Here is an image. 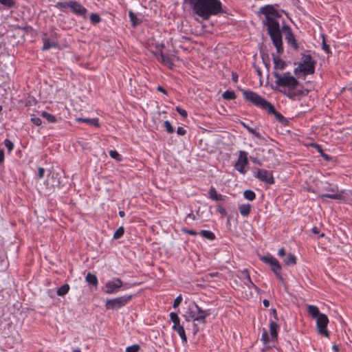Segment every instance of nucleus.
Segmentation results:
<instances>
[{
    "instance_id": "obj_1",
    "label": "nucleus",
    "mask_w": 352,
    "mask_h": 352,
    "mask_svg": "<svg viewBox=\"0 0 352 352\" xmlns=\"http://www.w3.org/2000/svg\"><path fill=\"white\" fill-rule=\"evenodd\" d=\"M259 12L265 16L263 24L267 27V33L278 54H281L283 52L282 31L285 32V40L287 43L294 50L299 48L298 43L295 38L292 28L286 24H283L280 28L277 19L280 18L281 14L273 6L267 5L261 7Z\"/></svg>"
},
{
    "instance_id": "obj_2",
    "label": "nucleus",
    "mask_w": 352,
    "mask_h": 352,
    "mask_svg": "<svg viewBox=\"0 0 352 352\" xmlns=\"http://www.w3.org/2000/svg\"><path fill=\"white\" fill-rule=\"evenodd\" d=\"M272 75L275 77V83L278 87L284 88L285 90H280L281 93L287 96L289 98L295 100H299L302 96L308 94L307 89H299L300 85L298 80L291 75L290 72H287L282 74L277 72H272Z\"/></svg>"
},
{
    "instance_id": "obj_3",
    "label": "nucleus",
    "mask_w": 352,
    "mask_h": 352,
    "mask_svg": "<svg viewBox=\"0 0 352 352\" xmlns=\"http://www.w3.org/2000/svg\"><path fill=\"white\" fill-rule=\"evenodd\" d=\"M184 3L189 4L193 13L203 20L220 13L219 0H184Z\"/></svg>"
},
{
    "instance_id": "obj_4",
    "label": "nucleus",
    "mask_w": 352,
    "mask_h": 352,
    "mask_svg": "<svg viewBox=\"0 0 352 352\" xmlns=\"http://www.w3.org/2000/svg\"><path fill=\"white\" fill-rule=\"evenodd\" d=\"M243 96L245 100L251 102L254 105L263 110H265L267 107H270V102L252 91L243 90Z\"/></svg>"
},
{
    "instance_id": "obj_5",
    "label": "nucleus",
    "mask_w": 352,
    "mask_h": 352,
    "mask_svg": "<svg viewBox=\"0 0 352 352\" xmlns=\"http://www.w3.org/2000/svg\"><path fill=\"white\" fill-rule=\"evenodd\" d=\"M133 295H124L113 299H108L105 303L107 310H117L124 307L132 299Z\"/></svg>"
},
{
    "instance_id": "obj_6",
    "label": "nucleus",
    "mask_w": 352,
    "mask_h": 352,
    "mask_svg": "<svg viewBox=\"0 0 352 352\" xmlns=\"http://www.w3.org/2000/svg\"><path fill=\"white\" fill-rule=\"evenodd\" d=\"M316 64V61L313 59L310 54H302V62L300 65L304 70V76L314 74Z\"/></svg>"
},
{
    "instance_id": "obj_7",
    "label": "nucleus",
    "mask_w": 352,
    "mask_h": 352,
    "mask_svg": "<svg viewBox=\"0 0 352 352\" xmlns=\"http://www.w3.org/2000/svg\"><path fill=\"white\" fill-rule=\"evenodd\" d=\"M44 184L49 191L54 190L56 188H60L62 186L59 174L55 171L50 172Z\"/></svg>"
},
{
    "instance_id": "obj_8",
    "label": "nucleus",
    "mask_w": 352,
    "mask_h": 352,
    "mask_svg": "<svg viewBox=\"0 0 352 352\" xmlns=\"http://www.w3.org/2000/svg\"><path fill=\"white\" fill-rule=\"evenodd\" d=\"M254 176L259 181L267 184H274L275 183L272 171L265 169L256 168L254 171Z\"/></svg>"
},
{
    "instance_id": "obj_9",
    "label": "nucleus",
    "mask_w": 352,
    "mask_h": 352,
    "mask_svg": "<svg viewBox=\"0 0 352 352\" xmlns=\"http://www.w3.org/2000/svg\"><path fill=\"white\" fill-rule=\"evenodd\" d=\"M329 323V318L327 315L322 314L316 318L317 329L320 335L327 338L329 337V333L327 329Z\"/></svg>"
},
{
    "instance_id": "obj_10",
    "label": "nucleus",
    "mask_w": 352,
    "mask_h": 352,
    "mask_svg": "<svg viewBox=\"0 0 352 352\" xmlns=\"http://www.w3.org/2000/svg\"><path fill=\"white\" fill-rule=\"evenodd\" d=\"M248 164V153L244 151H240L239 153V158L234 165L236 170L243 175L247 172L245 166Z\"/></svg>"
},
{
    "instance_id": "obj_11",
    "label": "nucleus",
    "mask_w": 352,
    "mask_h": 352,
    "mask_svg": "<svg viewBox=\"0 0 352 352\" xmlns=\"http://www.w3.org/2000/svg\"><path fill=\"white\" fill-rule=\"evenodd\" d=\"M123 285L121 279L117 278L114 280H109L105 284L104 292L108 294L117 293L120 288Z\"/></svg>"
},
{
    "instance_id": "obj_12",
    "label": "nucleus",
    "mask_w": 352,
    "mask_h": 352,
    "mask_svg": "<svg viewBox=\"0 0 352 352\" xmlns=\"http://www.w3.org/2000/svg\"><path fill=\"white\" fill-rule=\"evenodd\" d=\"M269 105L270 106V107H267L265 109V111L269 114L274 115L276 119L283 125H287L289 123L288 120L286 118H285L280 112L277 111L271 102H270Z\"/></svg>"
},
{
    "instance_id": "obj_13",
    "label": "nucleus",
    "mask_w": 352,
    "mask_h": 352,
    "mask_svg": "<svg viewBox=\"0 0 352 352\" xmlns=\"http://www.w3.org/2000/svg\"><path fill=\"white\" fill-rule=\"evenodd\" d=\"M170 320L173 323V329L177 331L178 334L184 331V326L180 324V320L177 313L171 312Z\"/></svg>"
},
{
    "instance_id": "obj_14",
    "label": "nucleus",
    "mask_w": 352,
    "mask_h": 352,
    "mask_svg": "<svg viewBox=\"0 0 352 352\" xmlns=\"http://www.w3.org/2000/svg\"><path fill=\"white\" fill-rule=\"evenodd\" d=\"M192 305L197 314V316L195 318L196 320L199 322L205 323L206 318L210 314V311L202 309L195 303H193Z\"/></svg>"
},
{
    "instance_id": "obj_15",
    "label": "nucleus",
    "mask_w": 352,
    "mask_h": 352,
    "mask_svg": "<svg viewBox=\"0 0 352 352\" xmlns=\"http://www.w3.org/2000/svg\"><path fill=\"white\" fill-rule=\"evenodd\" d=\"M71 10L77 15L85 16L87 10L76 1H71Z\"/></svg>"
},
{
    "instance_id": "obj_16",
    "label": "nucleus",
    "mask_w": 352,
    "mask_h": 352,
    "mask_svg": "<svg viewBox=\"0 0 352 352\" xmlns=\"http://www.w3.org/2000/svg\"><path fill=\"white\" fill-rule=\"evenodd\" d=\"M279 325L275 321H271L270 324V332L271 336V341L276 342L278 340V329Z\"/></svg>"
},
{
    "instance_id": "obj_17",
    "label": "nucleus",
    "mask_w": 352,
    "mask_h": 352,
    "mask_svg": "<svg viewBox=\"0 0 352 352\" xmlns=\"http://www.w3.org/2000/svg\"><path fill=\"white\" fill-rule=\"evenodd\" d=\"M271 270L274 272L276 277L281 281L283 282V278L280 274V272L282 269V267L279 263V261L276 258L275 261L272 263V265H270Z\"/></svg>"
},
{
    "instance_id": "obj_18",
    "label": "nucleus",
    "mask_w": 352,
    "mask_h": 352,
    "mask_svg": "<svg viewBox=\"0 0 352 352\" xmlns=\"http://www.w3.org/2000/svg\"><path fill=\"white\" fill-rule=\"evenodd\" d=\"M272 58L274 65V69L283 70L286 67L287 63H285V61L283 60L278 56L272 54Z\"/></svg>"
},
{
    "instance_id": "obj_19",
    "label": "nucleus",
    "mask_w": 352,
    "mask_h": 352,
    "mask_svg": "<svg viewBox=\"0 0 352 352\" xmlns=\"http://www.w3.org/2000/svg\"><path fill=\"white\" fill-rule=\"evenodd\" d=\"M46 36H47V34H43V37L42 38L43 42L42 50L46 51V50H48L49 49H50L51 47H56L58 45L57 43L54 41L50 42V38H47Z\"/></svg>"
},
{
    "instance_id": "obj_20",
    "label": "nucleus",
    "mask_w": 352,
    "mask_h": 352,
    "mask_svg": "<svg viewBox=\"0 0 352 352\" xmlns=\"http://www.w3.org/2000/svg\"><path fill=\"white\" fill-rule=\"evenodd\" d=\"M129 16L131 23V25L133 28L140 25L142 23V19L138 18L132 10H129Z\"/></svg>"
},
{
    "instance_id": "obj_21",
    "label": "nucleus",
    "mask_w": 352,
    "mask_h": 352,
    "mask_svg": "<svg viewBox=\"0 0 352 352\" xmlns=\"http://www.w3.org/2000/svg\"><path fill=\"white\" fill-rule=\"evenodd\" d=\"M76 120L78 122H85V123H87V124H88L89 125H91V126H96V127H99L100 126L98 118H92V119H91V118H78L76 119Z\"/></svg>"
},
{
    "instance_id": "obj_22",
    "label": "nucleus",
    "mask_w": 352,
    "mask_h": 352,
    "mask_svg": "<svg viewBox=\"0 0 352 352\" xmlns=\"http://www.w3.org/2000/svg\"><path fill=\"white\" fill-rule=\"evenodd\" d=\"M160 60L164 65L171 67L173 65L172 59L166 55H164L162 51L159 52Z\"/></svg>"
},
{
    "instance_id": "obj_23",
    "label": "nucleus",
    "mask_w": 352,
    "mask_h": 352,
    "mask_svg": "<svg viewBox=\"0 0 352 352\" xmlns=\"http://www.w3.org/2000/svg\"><path fill=\"white\" fill-rule=\"evenodd\" d=\"M241 278L243 279L244 283L245 285L251 284L253 287H256L255 285L252 283L250 278V275L248 270H244L241 272Z\"/></svg>"
},
{
    "instance_id": "obj_24",
    "label": "nucleus",
    "mask_w": 352,
    "mask_h": 352,
    "mask_svg": "<svg viewBox=\"0 0 352 352\" xmlns=\"http://www.w3.org/2000/svg\"><path fill=\"white\" fill-rule=\"evenodd\" d=\"M283 262L286 265H296V258L293 254L289 253L283 258Z\"/></svg>"
},
{
    "instance_id": "obj_25",
    "label": "nucleus",
    "mask_w": 352,
    "mask_h": 352,
    "mask_svg": "<svg viewBox=\"0 0 352 352\" xmlns=\"http://www.w3.org/2000/svg\"><path fill=\"white\" fill-rule=\"evenodd\" d=\"M239 210L242 216L246 217L250 213L251 205L249 204H241L239 206Z\"/></svg>"
},
{
    "instance_id": "obj_26",
    "label": "nucleus",
    "mask_w": 352,
    "mask_h": 352,
    "mask_svg": "<svg viewBox=\"0 0 352 352\" xmlns=\"http://www.w3.org/2000/svg\"><path fill=\"white\" fill-rule=\"evenodd\" d=\"M311 146L315 148L326 161L329 162L332 160V158L329 155L324 153L320 145L314 143L311 144Z\"/></svg>"
},
{
    "instance_id": "obj_27",
    "label": "nucleus",
    "mask_w": 352,
    "mask_h": 352,
    "mask_svg": "<svg viewBox=\"0 0 352 352\" xmlns=\"http://www.w3.org/2000/svg\"><path fill=\"white\" fill-rule=\"evenodd\" d=\"M85 278H86V281L89 285H93V286H97L98 285V281L97 276L95 274L89 272L87 274Z\"/></svg>"
},
{
    "instance_id": "obj_28",
    "label": "nucleus",
    "mask_w": 352,
    "mask_h": 352,
    "mask_svg": "<svg viewBox=\"0 0 352 352\" xmlns=\"http://www.w3.org/2000/svg\"><path fill=\"white\" fill-rule=\"evenodd\" d=\"M308 312L312 316L313 318H317L322 314L320 312L318 308L315 305L308 306Z\"/></svg>"
},
{
    "instance_id": "obj_29",
    "label": "nucleus",
    "mask_w": 352,
    "mask_h": 352,
    "mask_svg": "<svg viewBox=\"0 0 352 352\" xmlns=\"http://www.w3.org/2000/svg\"><path fill=\"white\" fill-rule=\"evenodd\" d=\"M241 124L243 125V126L244 128H245V129L248 130V131L249 133H250L251 134L254 135V137H256V138L260 139V140H261V139H262V136H261V133H258V132H257V131H256V129H253V128H252V127L249 126L248 124H245V122H241Z\"/></svg>"
},
{
    "instance_id": "obj_30",
    "label": "nucleus",
    "mask_w": 352,
    "mask_h": 352,
    "mask_svg": "<svg viewBox=\"0 0 352 352\" xmlns=\"http://www.w3.org/2000/svg\"><path fill=\"white\" fill-rule=\"evenodd\" d=\"M69 288L70 287L68 284H67V283L64 284L63 285H62L61 287L58 288V289L56 291V294L59 296H64L69 292Z\"/></svg>"
},
{
    "instance_id": "obj_31",
    "label": "nucleus",
    "mask_w": 352,
    "mask_h": 352,
    "mask_svg": "<svg viewBox=\"0 0 352 352\" xmlns=\"http://www.w3.org/2000/svg\"><path fill=\"white\" fill-rule=\"evenodd\" d=\"M55 7L65 12L68 8H71V1L69 2H58Z\"/></svg>"
},
{
    "instance_id": "obj_32",
    "label": "nucleus",
    "mask_w": 352,
    "mask_h": 352,
    "mask_svg": "<svg viewBox=\"0 0 352 352\" xmlns=\"http://www.w3.org/2000/svg\"><path fill=\"white\" fill-rule=\"evenodd\" d=\"M223 98L224 100H234L236 97L235 93L234 91H229L227 90L225 92L223 93L221 95Z\"/></svg>"
},
{
    "instance_id": "obj_33",
    "label": "nucleus",
    "mask_w": 352,
    "mask_h": 352,
    "mask_svg": "<svg viewBox=\"0 0 352 352\" xmlns=\"http://www.w3.org/2000/svg\"><path fill=\"white\" fill-rule=\"evenodd\" d=\"M41 116L44 118H45L49 123H54L57 120L56 116H54V115H52L47 111H43L41 113Z\"/></svg>"
},
{
    "instance_id": "obj_34",
    "label": "nucleus",
    "mask_w": 352,
    "mask_h": 352,
    "mask_svg": "<svg viewBox=\"0 0 352 352\" xmlns=\"http://www.w3.org/2000/svg\"><path fill=\"white\" fill-rule=\"evenodd\" d=\"M261 56L263 63H264L265 66L266 67V68L267 69H269L270 67V59L268 54L261 52Z\"/></svg>"
},
{
    "instance_id": "obj_35",
    "label": "nucleus",
    "mask_w": 352,
    "mask_h": 352,
    "mask_svg": "<svg viewBox=\"0 0 352 352\" xmlns=\"http://www.w3.org/2000/svg\"><path fill=\"white\" fill-rule=\"evenodd\" d=\"M208 195H209V197L212 200H215V201L220 200V195L217 194V190L213 187H211L210 189L209 190Z\"/></svg>"
},
{
    "instance_id": "obj_36",
    "label": "nucleus",
    "mask_w": 352,
    "mask_h": 352,
    "mask_svg": "<svg viewBox=\"0 0 352 352\" xmlns=\"http://www.w3.org/2000/svg\"><path fill=\"white\" fill-rule=\"evenodd\" d=\"M200 234L203 237H204L206 239H208L209 240H213L215 238L214 234L212 232L210 231V230H201L200 232Z\"/></svg>"
},
{
    "instance_id": "obj_37",
    "label": "nucleus",
    "mask_w": 352,
    "mask_h": 352,
    "mask_svg": "<svg viewBox=\"0 0 352 352\" xmlns=\"http://www.w3.org/2000/svg\"><path fill=\"white\" fill-rule=\"evenodd\" d=\"M244 197L249 200V201H253L256 198V194L255 192L252 190H246L243 192Z\"/></svg>"
},
{
    "instance_id": "obj_38",
    "label": "nucleus",
    "mask_w": 352,
    "mask_h": 352,
    "mask_svg": "<svg viewBox=\"0 0 352 352\" xmlns=\"http://www.w3.org/2000/svg\"><path fill=\"white\" fill-rule=\"evenodd\" d=\"M221 276L225 279L231 278L232 277L231 270H230L227 267L221 266Z\"/></svg>"
},
{
    "instance_id": "obj_39",
    "label": "nucleus",
    "mask_w": 352,
    "mask_h": 352,
    "mask_svg": "<svg viewBox=\"0 0 352 352\" xmlns=\"http://www.w3.org/2000/svg\"><path fill=\"white\" fill-rule=\"evenodd\" d=\"M0 3L8 8H12L16 5L14 0H0Z\"/></svg>"
},
{
    "instance_id": "obj_40",
    "label": "nucleus",
    "mask_w": 352,
    "mask_h": 352,
    "mask_svg": "<svg viewBox=\"0 0 352 352\" xmlns=\"http://www.w3.org/2000/svg\"><path fill=\"white\" fill-rule=\"evenodd\" d=\"M261 340L263 341V342L265 345H267L270 342H272L271 339H270L268 333L265 328L263 329Z\"/></svg>"
},
{
    "instance_id": "obj_41",
    "label": "nucleus",
    "mask_w": 352,
    "mask_h": 352,
    "mask_svg": "<svg viewBox=\"0 0 352 352\" xmlns=\"http://www.w3.org/2000/svg\"><path fill=\"white\" fill-rule=\"evenodd\" d=\"M124 234V228L122 226L119 227L113 234V239H118L121 238Z\"/></svg>"
},
{
    "instance_id": "obj_42",
    "label": "nucleus",
    "mask_w": 352,
    "mask_h": 352,
    "mask_svg": "<svg viewBox=\"0 0 352 352\" xmlns=\"http://www.w3.org/2000/svg\"><path fill=\"white\" fill-rule=\"evenodd\" d=\"M187 314H188L189 318H191V320H193L194 321H197L195 318H197V314L196 311H195V308L193 307L192 305H190L188 311H187Z\"/></svg>"
},
{
    "instance_id": "obj_43",
    "label": "nucleus",
    "mask_w": 352,
    "mask_h": 352,
    "mask_svg": "<svg viewBox=\"0 0 352 352\" xmlns=\"http://www.w3.org/2000/svg\"><path fill=\"white\" fill-rule=\"evenodd\" d=\"M109 155L111 158L117 160L118 162H121L122 160V155L116 150H111L109 151Z\"/></svg>"
},
{
    "instance_id": "obj_44",
    "label": "nucleus",
    "mask_w": 352,
    "mask_h": 352,
    "mask_svg": "<svg viewBox=\"0 0 352 352\" xmlns=\"http://www.w3.org/2000/svg\"><path fill=\"white\" fill-rule=\"evenodd\" d=\"M101 21V18L99 14L97 13H92L90 16V21L92 24L96 25L100 23Z\"/></svg>"
},
{
    "instance_id": "obj_45",
    "label": "nucleus",
    "mask_w": 352,
    "mask_h": 352,
    "mask_svg": "<svg viewBox=\"0 0 352 352\" xmlns=\"http://www.w3.org/2000/svg\"><path fill=\"white\" fill-rule=\"evenodd\" d=\"M164 126L166 128V131L168 133H173L175 132L174 127L168 120H166L164 122Z\"/></svg>"
},
{
    "instance_id": "obj_46",
    "label": "nucleus",
    "mask_w": 352,
    "mask_h": 352,
    "mask_svg": "<svg viewBox=\"0 0 352 352\" xmlns=\"http://www.w3.org/2000/svg\"><path fill=\"white\" fill-rule=\"evenodd\" d=\"M140 349V346L138 344H135L131 346H127L126 349V352H138Z\"/></svg>"
},
{
    "instance_id": "obj_47",
    "label": "nucleus",
    "mask_w": 352,
    "mask_h": 352,
    "mask_svg": "<svg viewBox=\"0 0 352 352\" xmlns=\"http://www.w3.org/2000/svg\"><path fill=\"white\" fill-rule=\"evenodd\" d=\"M275 259L276 258L271 255L264 256L261 258V260L264 263L270 264V265H272V263L275 261Z\"/></svg>"
},
{
    "instance_id": "obj_48",
    "label": "nucleus",
    "mask_w": 352,
    "mask_h": 352,
    "mask_svg": "<svg viewBox=\"0 0 352 352\" xmlns=\"http://www.w3.org/2000/svg\"><path fill=\"white\" fill-rule=\"evenodd\" d=\"M4 144H5V146L7 148L8 153H11V151L14 148L13 142L11 140H10L9 139H6L4 140Z\"/></svg>"
},
{
    "instance_id": "obj_49",
    "label": "nucleus",
    "mask_w": 352,
    "mask_h": 352,
    "mask_svg": "<svg viewBox=\"0 0 352 352\" xmlns=\"http://www.w3.org/2000/svg\"><path fill=\"white\" fill-rule=\"evenodd\" d=\"M321 197H327L332 199H340L342 196L340 194H323L321 195Z\"/></svg>"
},
{
    "instance_id": "obj_50",
    "label": "nucleus",
    "mask_w": 352,
    "mask_h": 352,
    "mask_svg": "<svg viewBox=\"0 0 352 352\" xmlns=\"http://www.w3.org/2000/svg\"><path fill=\"white\" fill-rule=\"evenodd\" d=\"M175 110L183 118H186L188 116L187 111L179 107H176Z\"/></svg>"
},
{
    "instance_id": "obj_51",
    "label": "nucleus",
    "mask_w": 352,
    "mask_h": 352,
    "mask_svg": "<svg viewBox=\"0 0 352 352\" xmlns=\"http://www.w3.org/2000/svg\"><path fill=\"white\" fill-rule=\"evenodd\" d=\"M182 301V297L181 295L178 296L175 300H174V302H173V308H177L179 306V305L181 304Z\"/></svg>"
},
{
    "instance_id": "obj_52",
    "label": "nucleus",
    "mask_w": 352,
    "mask_h": 352,
    "mask_svg": "<svg viewBox=\"0 0 352 352\" xmlns=\"http://www.w3.org/2000/svg\"><path fill=\"white\" fill-rule=\"evenodd\" d=\"M322 50L327 54L330 53V48L329 45H327L325 42L324 38L323 37V41L322 43Z\"/></svg>"
},
{
    "instance_id": "obj_53",
    "label": "nucleus",
    "mask_w": 352,
    "mask_h": 352,
    "mask_svg": "<svg viewBox=\"0 0 352 352\" xmlns=\"http://www.w3.org/2000/svg\"><path fill=\"white\" fill-rule=\"evenodd\" d=\"M182 231L184 233H187V234H189L192 235V236H196L197 234V232L195 231L194 230H189V229H188L186 228H182Z\"/></svg>"
},
{
    "instance_id": "obj_54",
    "label": "nucleus",
    "mask_w": 352,
    "mask_h": 352,
    "mask_svg": "<svg viewBox=\"0 0 352 352\" xmlns=\"http://www.w3.org/2000/svg\"><path fill=\"white\" fill-rule=\"evenodd\" d=\"M31 121L36 126H41L42 124V120L39 118H31Z\"/></svg>"
},
{
    "instance_id": "obj_55",
    "label": "nucleus",
    "mask_w": 352,
    "mask_h": 352,
    "mask_svg": "<svg viewBox=\"0 0 352 352\" xmlns=\"http://www.w3.org/2000/svg\"><path fill=\"white\" fill-rule=\"evenodd\" d=\"M44 174H45V169L42 167H38V174H37L38 178V179L43 178L44 176Z\"/></svg>"
},
{
    "instance_id": "obj_56",
    "label": "nucleus",
    "mask_w": 352,
    "mask_h": 352,
    "mask_svg": "<svg viewBox=\"0 0 352 352\" xmlns=\"http://www.w3.org/2000/svg\"><path fill=\"white\" fill-rule=\"evenodd\" d=\"M177 133L179 135H184L186 133V130L182 126H179L177 129Z\"/></svg>"
},
{
    "instance_id": "obj_57",
    "label": "nucleus",
    "mask_w": 352,
    "mask_h": 352,
    "mask_svg": "<svg viewBox=\"0 0 352 352\" xmlns=\"http://www.w3.org/2000/svg\"><path fill=\"white\" fill-rule=\"evenodd\" d=\"M278 255L281 258H283L287 255L284 248H281L278 250Z\"/></svg>"
},
{
    "instance_id": "obj_58",
    "label": "nucleus",
    "mask_w": 352,
    "mask_h": 352,
    "mask_svg": "<svg viewBox=\"0 0 352 352\" xmlns=\"http://www.w3.org/2000/svg\"><path fill=\"white\" fill-rule=\"evenodd\" d=\"M179 336H180L183 342H187V337L185 333V330L182 333H179Z\"/></svg>"
},
{
    "instance_id": "obj_59",
    "label": "nucleus",
    "mask_w": 352,
    "mask_h": 352,
    "mask_svg": "<svg viewBox=\"0 0 352 352\" xmlns=\"http://www.w3.org/2000/svg\"><path fill=\"white\" fill-rule=\"evenodd\" d=\"M294 74H297V73L299 72H302L303 74H304V70L302 69V67L299 65L298 67H297L296 68L294 69Z\"/></svg>"
},
{
    "instance_id": "obj_60",
    "label": "nucleus",
    "mask_w": 352,
    "mask_h": 352,
    "mask_svg": "<svg viewBox=\"0 0 352 352\" xmlns=\"http://www.w3.org/2000/svg\"><path fill=\"white\" fill-rule=\"evenodd\" d=\"M157 90L158 91H160L162 93H163L165 95H167V91L162 86L159 85L157 87Z\"/></svg>"
},
{
    "instance_id": "obj_61",
    "label": "nucleus",
    "mask_w": 352,
    "mask_h": 352,
    "mask_svg": "<svg viewBox=\"0 0 352 352\" xmlns=\"http://www.w3.org/2000/svg\"><path fill=\"white\" fill-rule=\"evenodd\" d=\"M4 162V151L0 149V164Z\"/></svg>"
},
{
    "instance_id": "obj_62",
    "label": "nucleus",
    "mask_w": 352,
    "mask_h": 352,
    "mask_svg": "<svg viewBox=\"0 0 352 352\" xmlns=\"http://www.w3.org/2000/svg\"><path fill=\"white\" fill-rule=\"evenodd\" d=\"M271 315L274 317V318L275 320H278V315H277V311L275 309H272L271 311Z\"/></svg>"
},
{
    "instance_id": "obj_63",
    "label": "nucleus",
    "mask_w": 352,
    "mask_h": 352,
    "mask_svg": "<svg viewBox=\"0 0 352 352\" xmlns=\"http://www.w3.org/2000/svg\"><path fill=\"white\" fill-rule=\"evenodd\" d=\"M232 80L234 82H236L238 81V75L234 73V72H232Z\"/></svg>"
},
{
    "instance_id": "obj_64",
    "label": "nucleus",
    "mask_w": 352,
    "mask_h": 352,
    "mask_svg": "<svg viewBox=\"0 0 352 352\" xmlns=\"http://www.w3.org/2000/svg\"><path fill=\"white\" fill-rule=\"evenodd\" d=\"M164 47H165V46L163 43L156 45V48H157V50H158L159 52L162 51V50Z\"/></svg>"
}]
</instances>
